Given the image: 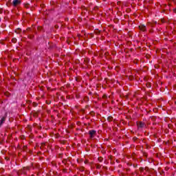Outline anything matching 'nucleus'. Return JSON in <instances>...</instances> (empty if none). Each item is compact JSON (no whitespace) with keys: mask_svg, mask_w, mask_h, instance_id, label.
Returning a JSON list of instances; mask_svg holds the SVG:
<instances>
[{"mask_svg":"<svg viewBox=\"0 0 176 176\" xmlns=\"http://www.w3.org/2000/svg\"><path fill=\"white\" fill-rule=\"evenodd\" d=\"M21 4V1H20V0H13V1H12V5L14 7L19 6Z\"/></svg>","mask_w":176,"mask_h":176,"instance_id":"f257e3e1","label":"nucleus"},{"mask_svg":"<svg viewBox=\"0 0 176 176\" xmlns=\"http://www.w3.org/2000/svg\"><path fill=\"white\" fill-rule=\"evenodd\" d=\"M139 28L140 31H143V32H145V31H146V26H145V25H139Z\"/></svg>","mask_w":176,"mask_h":176,"instance_id":"f03ea898","label":"nucleus"},{"mask_svg":"<svg viewBox=\"0 0 176 176\" xmlns=\"http://www.w3.org/2000/svg\"><path fill=\"white\" fill-rule=\"evenodd\" d=\"M96 133H97V131H96L94 130L89 131V135H90L91 138H94V135H96Z\"/></svg>","mask_w":176,"mask_h":176,"instance_id":"7ed1b4c3","label":"nucleus"},{"mask_svg":"<svg viewBox=\"0 0 176 176\" xmlns=\"http://www.w3.org/2000/svg\"><path fill=\"white\" fill-rule=\"evenodd\" d=\"M137 125H138V127L142 129V127L145 126V124L142 122H140L137 123Z\"/></svg>","mask_w":176,"mask_h":176,"instance_id":"20e7f679","label":"nucleus"},{"mask_svg":"<svg viewBox=\"0 0 176 176\" xmlns=\"http://www.w3.org/2000/svg\"><path fill=\"white\" fill-rule=\"evenodd\" d=\"M5 122V117L2 118L1 121H0V125L2 124Z\"/></svg>","mask_w":176,"mask_h":176,"instance_id":"39448f33","label":"nucleus"},{"mask_svg":"<svg viewBox=\"0 0 176 176\" xmlns=\"http://www.w3.org/2000/svg\"><path fill=\"white\" fill-rule=\"evenodd\" d=\"M12 42L14 43H16L17 42V39L16 38H12Z\"/></svg>","mask_w":176,"mask_h":176,"instance_id":"423d86ee","label":"nucleus"},{"mask_svg":"<svg viewBox=\"0 0 176 176\" xmlns=\"http://www.w3.org/2000/svg\"><path fill=\"white\" fill-rule=\"evenodd\" d=\"M107 120H109V122H111V120H112V117H108Z\"/></svg>","mask_w":176,"mask_h":176,"instance_id":"0eeeda50","label":"nucleus"},{"mask_svg":"<svg viewBox=\"0 0 176 176\" xmlns=\"http://www.w3.org/2000/svg\"><path fill=\"white\" fill-rule=\"evenodd\" d=\"M98 161L99 162H102V158H98Z\"/></svg>","mask_w":176,"mask_h":176,"instance_id":"6e6552de","label":"nucleus"},{"mask_svg":"<svg viewBox=\"0 0 176 176\" xmlns=\"http://www.w3.org/2000/svg\"><path fill=\"white\" fill-rule=\"evenodd\" d=\"M140 171L143 172L144 171V168H140Z\"/></svg>","mask_w":176,"mask_h":176,"instance_id":"1a4fd4ad","label":"nucleus"}]
</instances>
